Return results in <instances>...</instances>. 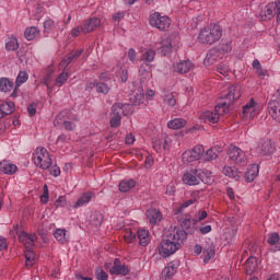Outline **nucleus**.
Returning a JSON list of instances; mask_svg holds the SVG:
<instances>
[{"label": "nucleus", "instance_id": "8", "mask_svg": "<svg viewBox=\"0 0 280 280\" xmlns=\"http://www.w3.org/2000/svg\"><path fill=\"white\" fill-rule=\"evenodd\" d=\"M229 158L231 161H234L236 165H241L244 167L248 164V159L246 158V152H244L242 149H240L236 145H232L229 149Z\"/></svg>", "mask_w": 280, "mask_h": 280}, {"label": "nucleus", "instance_id": "55", "mask_svg": "<svg viewBox=\"0 0 280 280\" xmlns=\"http://www.w3.org/2000/svg\"><path fill=\"white\" fill-rule=\"evenodd\" d=\"M26 259V268H32L34 266V252H28V254L25 255Z\"/></svg>", "mask_w": 280, "mask_h": 280}, {"label": "nucleus", "instance_id": "5", "mask_svg": "<svg viewBox=\"0 0 280 280\" xmlns=\"http://www.w3.org/2000/svg\"><path fill=\"white\" fill-rule=\"evenodd\" d=\"M130 105H126L124 103H115L112 106L109 126L110 128H119L121 126V115L128 117Z\"/></svg>", "mask_w": 280, "mask_h": 280}, {"label": "nucleus", "instance_id": "28", "mask_svg": "<svg viewBox=\"0 0 280 280\" xmlns=\"http://www.w3.org/2000/svg\"><path fill=\"white\" fill-rule=\"evenodd\" d=\"M203 262L209 264L213 257H215V245L213 243L208 244L203 249Z\"/></svg>", "mask_w": 280, "mask_h": 280}, {"label": "nucleus", "instance_id": "26", "mask_svg": "<svg viewBox=\"0 0 280 280\" xmlns=\"http://www.w3.org/2000/svg\"><path fill=\"white\" fill-rule=\"evenodd\" d=\"M145 215L150 224H156V222H161L162 214L158 209L147 210Z\"/></svg>", "mask_w": 280, "mask_h": 280}, {"label": "nucleus", "instance_id": "36", "mask_svg": "<svg viewBox=\"0 0 280 280\" xmlns=\"http://www.w3.org/2000/svg\"><path fill=\"white\" fill-rule=\"evenodd\" d=\"M217 49L219 54H231L233 51V43L231 40H222Z\"/></svg>", "mask_w": 280, "mask_h": 280}, {"label": "nucleus", "instance_id": "50", "mask_svg": "<svg viewBox=\"0 0 280 280\" xmlns=\"http://www.w3.org/2000/svg\"><path fill=\"white\" fill-rule=\"evenodd\" d=\"M95 278L97 280H108V275L102 267L95 269Z\"/></svg>", "mask_w": 280, "mask_h": 280}, {"label": "nucleus", "instance_id": "3", "mask_svg": "<svg viewBox=\"0 0 280 280\" xmlns=\"http://www.w3.org/2000/svg\"><path fill=\"white\" fill-rule=\"evenodd\" d=\"M220 38H222V26L218 24L203 27L198 35L199 43L203 45H215Z\"/></svg>", "mask_w": 280, "mask_h": 280}, {"label": "nucleus", "instance_id": "6", "mask_svg": "<svg viewBox=\"0 0 280 280\" xmlns=\"http://www.w3.org/2000/svg\"><path fill=\"white\" fill-rule=\"evenodd\" d=\"M33 160L39 170H49L51 167V155L45 148L38 147L33 153Z\"/></svg>", "mask_w": 280, "mask_h": 280}, {"label": "nucleus", "instance_id": "61", "mask_svg": "<svg viewBox=\"0 0 280 280\" xmlns=\"http://www.w3.org/2000/svg\"><path fill=\"white\" fill-rule=\"evenodd\" d=\"M174 194H176V186H174V184H168L166 187V195L174 196Z\"/></svg>", "mask_w": 280, "mask_h": 280}, {"label": "nucleus", "instance_id": "17", "mask_svg": "<svg viewBox=\"0 0 280 280\" xmlns=\"http://www.w3.org/2000/svg\"><path fill=\"white\" fill-rule=\"evenodd\" d=\"M258 151L264 156L275 154V144H272V141L270 140H265L258 145Z\"/></svg>", "mask_w": 280, "mask_h": 280}, {"label": "nucleus", "instance_id": "49", "mask_svg": "<svg viewBox=\"0 0 280 280\" xmlns=\"http://www.w3.org/2000/svg\"><path fill=\"white\" fill-rule=\"evenodd\" d=\"M137 241V234L132 232V230H128L125 234V242L127 244H135Z\"/></svg>", "mask_w": 280, "mask_h": 280}, {"label": "nucleus", "instance_id": "20", "mask_svg": "<svg viewBox=\"0 0 280 280\" xmlns=\"http://www.w3.org/2000/svg\"><path fill=\"white\" fill-rule=\"evenodd\" d=\"M259 174V165L258 164H252L247 171L245 172V180L246 183H253L257 178V175Z\"/></svg>", "mask_w": 280, "mask_h": 280}, {"label": "nucleus", "instance_id": "44", "mask_svg": "<svg viewBox=\"0 0 280 280\" xmlns=\"http://www.w3.org/2000/svg\"><path fill=\"white\" fill-rule=\"evenodd\" d=\"M218 159V149L211 148L206 152L205 160L206 161H215Z\"/></svg>", "mask_w": 280, "mask_h": 280}, {"label": "nucleus", "instance_id": "42", "mask_svg": "<svg viewBox=\"0 0 280 280\" xmlns=\"http://www.w3.org/2000/svg\"><path fill=\"white\" fill-rule=\"evenodd\" d=\"M96 91L98 93H102L103 95H108V93L110 91V86H108V84H106L104 82H97L96 83Z\"/></svg>", "mask_w": 280, "mask_h": 280}, {"label": "nucleus", "instance_id": "23", "mask_svg": "<svg viewBox=\"0 0 280 280\" xmlns=\"http://www.w3.org/2000/svg\"><path fill=\"white\" fill-rule=\"evenodd\" d=\"M93 198H95V192L93 191H88L84 192L75 202V205L73 206L74 209H79V207H84V205H89V202H91V200H93Z\"/></svg>", "mask_w": 280, "mask_h": 280}, {"label": "nucleus", "instance_id": "41", "mask_svg": "<svg viewBox=\"0 0 280 280\" xmlns=\"http://www.w3.org/2000/svg\"><path fill=\"white\" fill-rule=\"evenodd\" d=\"M191 224H194V220H191V215L186 214L185 218L182 219V231L191 229Z\"/></svg>", "mask_w": 280, "mask_h": 280}, {"label": "nucleus", "instance_id": "39", "mask_svg": "<svg viewBox=\"0 0 280 280\" xmlns=\"http://www.w3.org/2000/svg\"><path fill=\"white\" fill-rule=\"evenodd\" d=\"M55 238L57 240V242H59L60 244H67L68 240H67V230H57L55 233Z\"/></svg>", "mask_w": 280, "mask_h": 280}, {"label": "nucleus", "instance_id": "40", "mask_svg": "<svg viewBox=\"0 0 280 280\" xmlns=\"http://www.w3.org/2000/svg\"><path fill=\"white\" fill-rule=\"evenodd\" d=\"M222 174H224V176H229V178H237V168L224 166L222 170Z\"/></svg>", "mask_w": 280, "mask_h": 280}, {"label": "nucleus", "instance_id": "19", "mask_svg": "<svg viewBox=\"0 0 280 280\" xmlns=\"http://www.w3.org/2000/svg\"><path fill=\"white\" fill-rule=\"evenodd\" d=\"M269 115H271L272 119L280 124V105L277 101H270L268 103Z\"/></svg>", "mask_w": 280, "mask_h": 280}, {"label": "nucleus", "instance_id": "59", "mask_svg": "<svg viewBox=\"0 0 280 280\" xmlns=\"http://www.w3.org/2000/svg\"><path fill=\"white\" fill-rule=\"evenodd\" d=\"M27 113H28L30 117H34V115H36V103H31L27 106Z\"/></svg>", "mask_w": 280, "mask_h": 280}, {"label": "nucleus", "instance_id": "4", "mask_svg": "<svg viewBox=\"0 0 280 280\" xmlns=\"http://www.w3.org/2000/svg\"><path fill=\"white\" fill-rule=\"evenodd\" d=\"M209 171H205L202 168H194L188 172H186L183 175V183L185 185L194 186V185H200V183H205V185H209L211 183V177Z\"/></svg>", "mask_w": 280, "mask_h": 280}, {"label": "nucleus", "instance_id": "31", "mask_svg": "<svg viewBox=\"0 0 280 280\" xmlns=\"http://www.w3.org/2000/svg\"><path fill=\"white\" fill-rule=\"evenodd\" d=\"M187 126V120L185 118H175L167 122V127L172 130H180V128H185Z\"/></svg>", "mask_w": 280, "mask_h": 280}, {"label": "nucleus", "instance_id": "51", "mask_svg": "<svg viewBox=\"0 0 280 280\" xmlns=\"http://www.w3.org/2000/svg\"><path fill=\"white\" fill-rule=\"evenodd\" d=\"M195 202H198V197L196 196V194L191 195V198L184 201L180 205V209H187V207H191V205H195Z\"/></svg>", "mask_w": 280, "mask_h": 280}, {"label": "nucleus", "instance_id": "35", "mask_svg": "<svg viewBox=\"0 0 280 280\" xmlns=\"http://www.w3.org/2000/svg\"><path fill=\"white\" fill-rule=\"evenodd\" d=\"M39 34L40 30H38V27L31 26L25 30L24 37L26 38V40H34V38H36V36H38Z\"/></svg>", "mask_w": 280, "mask_h": 280}, {"label": "nucleus", "instance_id": "21", "mask_svg": "<svg viewBox=\"0 0 280 280\" xmlns=\"http://www.w3.org/2000/svg\"><path fill=\"white\" fill-rule=\"evenodd\" d=\"M130 102L132 106H141L143 102H145V94L143 93V90H137L131 93Z\"/></svg>", "mask_w": 280, "mask_h": 280}, {"label": "nucleus", "instance_id": "56", "mask_svg": "<svg viewBox=\"0 0 280 280\" xmlns=\"http://www.w3.org/2000/svg\"><path fill=\"white\" fill-rule=\"evenodd\" d=\"M217 71H218V73H220L221 75L226 77L228 73H229V71H230V69H229V66H226V65H219V66L217 67Z\"/></svg>", "mask_w": 280, "mask_h": 280}, {"label": "nucleus", "instance_id": "32", "mask_svg": "<svg viewBox=\"0 0 280 280\" xmlns=\"http://www.w3.org/2000/svg\"><path fill=\"white\" fill-rule=\"evenodd\" d=\"M0 113H1V118L8 117V115H12L14 113V103H2L0 105Z\"/></svg>", "mask_w": 280, "mask_h": 280}, {"label": "nucleus", "instance_id": "52", "mask_svg": "<svg viewBox=\"0 0 280 280\" xmlns=\"http://www.w3.org/2000/svg\"><path fill=\"white\" fill-rule=\"evenodd\" d=\"M67 80H69V74L68 72H61L58 78L56 79V84L57 86H62V84H65V82H67Z\"/></svg>", "mask_w": 280, "mask_h": 280}, {"label": "nucleus", "instance_id": "64", "mask_svg": "<svg viewBox=\"0 0 280 280\" xmlns=\"http://www.w3.org/2000/svg\"><path fill=\"white\" fill-rule=\"evenodd\" d=\"M18 237H19V241L22 242V244H25V242L30 237V234L25 232H20V234H18Z\"/></svg>", "mask_w": 280, "mask_h": 280}, {"label": "nucleus", "instance_id": "12", "mask_svg": "<svg viewBox=\"0 0 280 280\" xmlns=\"http://www.w3.org/2000/svg\"><path fill=\"white\" fill-rule=\"evenodd\" d=\"M109 272L110 275H121L122 277H127V275H130V269H128V266L121 265V261L116 258Z\"/></svg>", "mask_w": 280, "mask_h": 280}, {"label": "nucleus", "instance_id": "16", "mask_svg": "<svg viewBox=\"0 0 280 280\" xmlns=\"http://www.w3.org/2000/svg\"><path fill=\"white\" fill-rule=\"evenodd\" d=\"M84 52V49H79V50H72L70 51L60 62L61 67H69V65H71V62H73V60H75L77 58H79L80 56H82V54Z\"/></svg>", "mask_w": 280, "mask_h": 280}, {"label": "nucleus", "instance_id": "38", "mask_svg": "<svg viewBox=\"0 0 280 280\" xmlns=\"http://www.w3.org/2000/svg\"><path fill=\"white\" fill-rule=\"evenodd\" d=\"M5 49L8 51H16V49H19V39L14 36H11L5 43Z\"/></svg>", "mask_w": 280, "mask_h": 280}, {"label": "nucleus", "instance_id": "33", "mask_svg": "<svg viewBox=\"0 0 280 280\" xmlns=\"http://www.w3.org/2000/svg\"><path fill=\"white\" fill-rule=\"evenodd\" d=\"M14 89V82L10 81L8 78L0 79V91L2 93H10Z\"/></svg>", "mask_w": 280, "mask_h": 280}, {"label": "nucleus", "instance_id": "29", "mask_svg": "<svg viewBox=\"0 0 280 280\" xmlns=\"http://www.w3.org/2000/svg\"><path fill=\"white\" fill-rule=\"evenodd\" d=\"M137 237L140 246H148L150 244V232L148 230H138Z\"/></svg>", "mask_w": 280, "mask_h": 280}, {"label": "nucleus", "instance_id": "30", "mask_svg": "<svg viewBox=\"0 0 280 280\" xmlns=\"http://www.w3.org/2000/svg\"><path fill=\"white\" fill-rule=\"evenodd\" d=\"M257 257L250 256L245 262L246 275H253L257 270Z\"/></svg>", "mask_w": 280, "mask_h": 280}, {"label": "nucleus", "instance_id": "22", "mask_svg": "<svg viewBox=\"0 0 280 280\" xmlns=\"http://www.w3.org/2000/svg\"><path fill=\"white\" fill-rule=\"evenodd\" d=\"M178 272V267L174 265V262H170L163 270H162V279L163 280H171L174 275Z\"/></svg>", "mask_w": 280, "mask_h": 280}, {"label": "nucleus", "instance_id": "57", "mask_svg": "<svg viewBox=\"0 0 280 280\" xmlns=\"http://www.w3.org/2000/svg\"><path fill=\"white\" fill-rule=\"evenodd\" d=\"M56 207H67V197L59 196V198L55 201Z\"/></svg>", "mask_w": 280, "mask_h": 280}, {"label": "nucleus", "instance_id": "24", "mask_svg": "<svg viewBox=\"0 0 280 280\" xmlns=\"http://www.w3.org/2000/svg\"><path fill=\"white\" fill-rule=\"evenodd\" d=\"M139 75H141V82L144 80H150L152 78V66L148 62H142L139 69Z\"/></svg>", "mask_w": 280, "mask_h": 280}, {"label": "nucleus", "instance_id": "60", "mask_svg": "<svg viewBox=\"0 0 280 280\" xmlns=\"http://www.w3.org/2000/svg\"><path fill=\"white\" fill-rule=\"evenodd\" d=\"M65 127V130H75V122H71V121H63V124L61 125Z\"/></svg>", "mask_w": 280, "mask_h": 280}, {"label": "nucleus", "instance_id": "15", "mask_svg": "<svg viewBox=\"0 0 280 280\" xmlns=\"http://www.w3.org/2000/svg\"><path fill=\"white\" fill-rule=\"evenodd\" d=\"M173 49L174 47L172 46V38L170 37L163 38L158 47V51L162 56H170Z\"/></svg>", "mask_w": 280, "mask_h": 280}, {"label": "nucleus", "instance_id": "54", "mask_svg": "<svg viewBox=\"0 0 280 280\" xmlns=\"http://www.w3.org/2000/svg\"><path fill=\"white\" fill-rule=\"evenodd\" d=\"M34 240H36V234H30L28 238H26L24 246L28 252H32V246H34Z\"/></svg>", "mask_w": 280, "mask_h": 280}, {"label": "nucleus", "instance_id": "14", "mask_svg": "<svg viewBox=\"0 0 280 280\" xmlns=\"http://www.w3.org/2000/svg\"><path fill=\"white\" fill-rule=\"evenodd\" d=\"M220 59V50L218 48H212L207 52L203 65H206V67H209L211 65H215V62H219Z\"/></svg>", "mask_w": 280, "mask_h": 280}, {"label": "nucleus", "instance_id": "10", "mask_svg": "<svg viewBox=\"0 0 280 280\" xmlns=\"http://www.w3.org/2000/svg\"><path fill=\"white\" fill-rule=\"evenodd\" d=\"M205 155V147L197 144L194 149L185 151L183 153L184 163H194V161H200Z\"/></svg>", "mask_w": 280, "mask_h": 280}, {"label": "nucleus", "instance_id": "27", "mask_svg": "<svg viewBox=\"0 0 280 280\" xmlns=\"http://www.w3.org/2000/svg\"><path fill=\"white\" fill-rule=\"evenodd\" d=\"M102 222H104V214L100 211H95L90 217V224L94 229H98V226H102Z\"/></svg>", "mask_w": 280, "mask_h": 280}, {"label": "nucleus", "instance_id": "47", "mask_svg": "<svg viewBox=\"0 0 280 280\" xmlns=\"http://www.w3.org/2000/svg\"><path fill=\"white\" fill-rule=\"evenodd\" d=\"M164 102L168 104V106H176V97H174V93L166 92L164 94Z\"/></svg>", "mask_w": 280, "mask_h": 280}, {"label": "nucleus", "instance_id": "48", "mask_svg": "<svg viewBox=\"0 0 280 280\" xmlns=\"http://www.w3.org/2000/svg\"><path fill=\"white\" fill-rule=\"evenodd\" d=\"M56 28V24L54 23V20L48 19L44 22V32L45 34H49V32H52V30Z\"/></svg>", "mask_w": 280, "mask_h": 280}, {"label": "nucleus", "instance_id": "58", "mask_svg": "<svg viewBox=\"0 0 280 280\" xmlns=\"http://www.w3.org/2000/svg\"><path fill=\"white\" fill-rule=\"evenodd\" d=\"M152 145H153V150H155V152H161V148L163 145V140L155 139V140H153Z\"/></svg>", "mask_w": 280, "mask_h": 280}, {"label": "nucleus", "instance_id": "46", "mask_svg": "<svg viewBox=\"0 0 280 280\" xmlns=\"http://www.w3.org/2000/svg\"><path fill=\"white\" fill-rule=\"evenodd\" d=\"M28 78L30 77H28L27 72L21 71L18 74V78H16V81H15L16 86H20L21 84H25V82H27Z\"/></svg>", "mask_w": 280, "mask_h": 280}, {"label": "nucleus", "instance_id": "2", "mask_svg": "<svg viewBox=\"0 0 280 280\" xmlns=\"http://www.w3.org/2000/svg\"><path fill=\"white\" fill-rule=\"evenodd\" d=\"M187 242V233L180 228H173L168 230V233L164 240L161 242V247L159 248L160 255L163 257H171L177 250L180 249V246Z\"/></svg>", "mask_w": 280, "mask_h": 280}, {"label": "nucleus", "instance_id": "43", "mask_svg": "<svg viewBox=\"0 0 280 280\" xmlns=\"http://www.w3.org/2000/svg\"><path fill=\"white\" fill-rule=\"evenodd\" d=\"M156 56V52L153 49H148L142 55V60H145L144 62H152L154 61V57Z\"/></svg>", "mask_w": 280, "mask_h": 280}, {"label": "nucleus", "instance_id": "34", "mask_svg": "<svg viewBox=\"0 0 280 280\" xmlns=\"http://www.w3.org/2000/svg\"><path fill=\"white\" fill-rule=\"evenodd\" d=\"M243 115L246 117H255V98H250L249 102L243 106Z\"/></svg>", "mask_w": 280, "mask_h": 280}, {"label": "nucleus", "instance_id": "25", "mask_svg": "<svg viewBox=\"0 0 280 280\" xmlns=\"http://www.w3.org/2000/svg\"><path fill=\"white\" fill-rule=\"evenodd\" d=\"M16 165L5 160L0 162V172H2V174H8L9 176H12V174H16Z\"/></svg>", "mask_w": 280, "mask_h": 280}, {"label": "nucleus", "instance_id": "63", "mask_svg": "<svg viewBox=\"0 0 280 280\" xmlns=\"http://www.w3.org/2000/svg\"><path fill=\"white\" fill-rule=\"evenodd\" d=\"M50 174L51 176H55V178H57V176H60V168L58 167V165H54L50 167Z\"/></svg>", "mask_w": 280, "mask_h": 280}, {"label": "nucleus", "instance_id": "18", "mask_svg": "<svg viewBox=\"0 0 280 280\" xmlns=\"http://www.w3.org/2000/svg\"><path fill=\"white\" fill-rule=\"evenodd\" d=\"M191 67H194L191 60H184L174 65V71L180 74L189 73V71H191Z\"/></svg>", "mask_w": 280, "mask_h": 280}, {"label": "nucleus", "instance_id": "11", "mask_svg": "<svg viewBox=\"0 0 280 280\" xmlns=\"http://www.w3.org/2000/svg\"><path fill=\"white\" fill-rule=\"evenodd\" d=\"M100 25H102L100 18H90L81 26L82 34H91V32H95Z\"/></svg>", "mask_w": 280, "mask_h": 280}, {"label": "nucleus", "instance_id": "62", "mask_svg": "<svg viewBox=\"0 0 280 280\" xmlns=\"http://www.w3.org/2000/svg\"><path fill=\"white\" fill-rule=\"evenodd\" d=\"M124 16H126V13L124 12H117L113 15V21H115L116 23H120L121 19H124Z\"/></svg>", "mask_w": 280, "mask_h": 280}, {"label": "nucleus", "instance_id": "53", "mask_svg": "<svg viewBox=\"0 0 280 280\" xmlns=\"http://www.w3.org/2000/svg\"><path fill=\"white\" fill-rule=\"evenodd\" d=\"M205 218H207V210H200L197 214H195L192 224H198V222H201V220H205Z\"/></svg>", "mask_w": 280, "mask_h": 280}, {"label": "nucleus", "instance_id": "9", "mask_svg": "<svg viewBox=\"0 0 280 280\" xmlns=\"http://www.w3.org/2000/svg\"><path fill=\"white\" fill-rule=\"evenodd\" d=\"M258 14L261 21H270L271 19H275L276 14L277 21H280L279 12L277 11V4L275 2H269L266 5H260Z\"/></svg>", "mask_w": 280, "mask_h": 280}, {"label": "nucleus", "instance_id": "1", "mask_svg": "<svg viewBox=\"0 0 280 280\" xmlns=\"http://www.w3.org/2000/svg\"><path fill=\"white\" fill-rule=\"evenodd\" d=\"M241 96L240 86H230L224 100L218 103L214 112H205L201 114V119L206 121V124H218V121H220V116L226 115L231 109V106H233V102H235V100H240Z\"/></svg>", "mask_w": 280, "mask_h": 280}, {"label": "nucleus", "instance_id": "13", "mask_svg": "<svg viewBox=\"0 0 280 280\" xmlns=\"http://www.w3.org/2000/svg\"><path fill=\"white\" fill-rule=\"evenodd\" d=\"M267 244L269 246H275L269 248L271 253H279L280 252V236L279 233L272 232L267 235Z\"/></svg>", "mask_w": 280, "mask_h": 280}, {"label": "nucleus", "instance_id": "7", "mask_svg": "<svg viewBox=\"0 0 280 280\" xmlns=\"http://www.w3.org/2000/svg\"><path fill=\"white\" fill-rule=\"evenodd\" d=\"M149 23L160 32H167L170 30V25H172V20L167 15H161V13L154 12L150 15Z\"/></svg>", "mask_w": 280, "mask_h": 280}, {"label": "nucleus", "instance_id": "37", "mask_svg": "<svg viewBox=\"0 0 280 280\" xmlns=\"http://www.w3.org/2000/svg\"><path fill=\"white\" fill-rule=\"evenodd\" d=\"M135 185H137L135 179L122 180L119 184V191H121L122 194H128V191L131 190Z\"/></svg>", "mask_w": 280, "mask_h": 280}, {"label": "nucleus", "instance_id": "45", "mask_svg": "<svg viewBox=\"0 0 280 280\" xmlns=\"http://www.w3.org/2000/svg\"><path fill=\"white\" fill-rule=\"evenodd\" d=\"M67 115H68L67 112L59 113L54 120V126H56V127L62 126L65 124V121H67V120H65V117H67Z\"/></svg>", "mask_w": 280, "mask_h": 280}]
</instances>
